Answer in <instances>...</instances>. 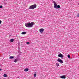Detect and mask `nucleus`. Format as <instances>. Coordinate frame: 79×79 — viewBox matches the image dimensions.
<instances>
[{"label": "nucleus", "instance_id": "f257e3e1", "mask_svg": "<svg viewBox=\"0 0 79 79\" xmlns=\"http://www.w3.org/2000/svg\"><path fill=\"white\" fill-rule=\"evenodd\" d=\"M34 24H35V23L33 22H31V23L30 22L26 23L25 24V25L27 27H32L33 25Z\"/></svg>", "mask_w": 79, "mask_h": 79}, {"label": "nucleus", "instance_id": "f03ea898", "mask_svg": "<svg viewBox=\"0 0 79 79\" xmlns=\"http://www.w3.org/2000/svg\"><path fill=\"white\" fill-rule=\"evenodd\" d=\"M37 7V5L36 4H35L34 5H32L30 6L29 9H34V8H35Z\"/></svg>", "mask_w": 79, "mask_h": 79}, {"label": "nucleus", "instance_id": "7ed1b4c3", "mask_svg": "<svg viewBox=\"0 0 79 79\" xmlns=\"http://www.w3.org/2000/svg\"><path fill=\"white\" fill-rule=\"evenodd\" d=\"M53 3H54V8H57V4L56 3V2H55L54 1L53 2Z\"/></svg>", "mask_w": 79, "mask_h": 79}, {"label": "nucleus", "instance_id": "20e7f679", "mask_svg": "<svg viewBox=\"0 0 79 79\" xmlns=\"http://www.w3.org/2000/svg\"><path fill=\"white\" fill-rule=\"evenodd\" d=\"M57 61H58V62H59V63H63V60L60 58H58L57 60Z\"/></svg>", "mask_w": 79, "mask_h": 79}, {"label": "nucleus", "instance_id": "39448f33", "mask_svg": "<svg viewBox=\"0 0 79 79\" xmlns=\"http://www.w3.org/2000/svg\"><path fill=\"white\" fill-rule=\"evenodd\" d=\"M58 56L59 57H60V58H63V55L60 53V54L58 55Z\"/></svg>", "mask_w": 79, "mask_h": 79}, {"label": "nucleus", "instance_id": "423d86ee", "mask_svg": "<svg viewBox=\"0 0 79 79\" xmlns=\"http://www.w3.org/2000/svg\"><path fill=\"white\" fill-rule=\"evenodd\" d=\"M20 60V59H19L18 58H17L16 59H15L14 60V62L15 63H16L18 61H19Z\"/></svg>", "mask_w": 79, "mask_h": 79}, {"label": "nucleus", "instance_id": "0eeeda50", "mask_svg": "<svg viewBox=\"0 0 79 79\" xmlns=\"http://www.w3.org/2000/svg\"><path fill=\"white\" fill-rule=\"evenodd\" d=\"M61 79H66V76L65 75H62L60 77Z\"/></svg>", "mask_w": 79, "mask_h": 79}, {"label": "nucleus", "instance_id": "6e6552de", "mask_svg": "<svg viewBox=\"0 0 79 79\" xmlns=\"http://www.w3.org/2000/svg\"><path fill=\"white\" fill-rule=\"evenodd\" d=\"M44 29L43 28H41L40 29V32L42 33V32H44Z\"/></svg>", "mask_w": 79, "mask_h": 79}, {"label": "nucleus", "instance_id": "1a4fd4ad", "mask_svg": "<svg viewBox=\"0 0 79 79\" xmlns=\"http://www.w3.org/2000/svg\"><path fill=\"white\" fill-rule=\"evenodd\" d=\"M24 71H25L26 72H27V71H29V69L27 68V69H24Z\"/></svg>", "mask_w": 79, "mask_h": 79}, {"label": "nucleus", "instance_id": "9d476101", "mask_svg": "<svg viewBox=\"0 0 79 79\" xmlns=\"http://www.w3.org/2000/svg\"><path fill=\"white\" fill-rule=\"evenodd\" d=\"M26 34V32H24V31L22 33V35Z\"/></svg>", "mask_w": 79, "mask_h": 79}, {"label": "nucleus", "instance_id": "9b49d317", "mask_svg": "<svg viewBox=\"0 0 79 79\" xmlns=\"http://www.w3.org/2000/svg\"><path fill=\"white\" fill-rule=\"evenodd\" d=\"M10 41L11 42H14V39H11L10 40Z\"/></svg>", "mask_w": 79, "mask_h": 79}, {"label": "nucleus", "instance_id": "f8f14e48", "mask_svg": "<svg viewBox=\"0 0 79 79\" xmlns=\"http://www.w3.org/2000/svg\"><path fill=\"white\" fill-rule=\"evenodd\" d=\"M14 58V56H10L9 58L10 59H13V58Z\"/></svg>", "mask_w": 79, "mask_h": 79}, {"label": "nucleus", "instance_id": "ddd939ff", "mask_svg": "<svg viewBox=\"0 0 79 79\" xmlns=\"http://www.w3.org/2000/svg\"><path fill=\"white\" fill-rule=\"evenodd\" d=\"M3 77H7V75H6V74H5L4 75Z\"/></svg>", "mask_w": 79, "mask_h": 79}, {"label": "nucleus", "instance_id": "4468645a", "mask_svg": "<svg viewBox=\"0 0 79 79\" xmlns=\"http://www.w3.org/2000/svg\"><path fill=\"white\" fill-rule=\"evenodd\" d=\"M60 8V5H58L57 6V8Z\"/></svg>", "mask_w": 79, "mask_h": 79}, {"label": "nucleus", "instance_id": "2eb2a0df", "mask_svg": "<svg viewBox=\"0 0 79 79\" xmlns=\"http://www.w3.org/2000/svg\"><path fill=\"white\" fill-rule=\"evenodd\" d=\"M56 66H57V67H58V66H60V64H59L58 63H56Z\"/></svg>", "mask_w": 79, "mask_h": 79}, {"label": "nucleus", "instance_id": "dca6fc26", "mask_svg": "<svg viewBox=\"0 0 79 79\" xmlns=\"http://www.w3.org/2000/svg\"><path fill=\"white\" fill-rule=\"evenodd\" d=\"M70 55L68 54L67 56V57H68V58H71V57H70Z\"/></svg>", "mask_w": 79, "mask_h": 79}, {"label": "nucleus", "instance_id": "f3484780", "mask_svg": "<svg viewBox=\"0 0 79 79\" xmlns=\"http://www.w3.org/2000/svg\"><path fill=\"white\" fill-rule=\"evenodd\" d=\"M18 52L19 53H21V52L20 51V50H19L18 51Z\"/></svg>", "mask_w": 79, "mask_h": 79}, {"label": "nucleus", "instance_id": "a211bd4d", "mask_svg": "<svg viewBox=\"0 0 79 79\" xmlns=\"http://www.w3.org/2000/svg\"><path fill=\"white\" fill-rule=\"evenodd\" d=\"M34 77H36V73H35L34 74Z\"/></svg>", "mask_w": 79, "mask_h": 79}, {"label": "nucleus", "instance_id": "6ab92c4d", "mask_svg": "<svg viewBox=\"0 0 79 79\" xmlns=\"http://www.w3.org/2000/svg\"><path fill=\"white\" fill-rule=\"evenodd\" d=\"M0 8H3V6L2 5L0 6Z\"/></svg>", "mask_w": 79, "mask_h": 79}, {"label": "nucleus", "instance_id": "aec40b11", "mask_svg": "<svg viewBox=\"0 0 79 79\" xmlns=\"http://www.w3.org/2000/svg\"><path fill=\"white\" fill-rule=\"evenodd\" d=\"M77 17H79V14H78L77 15Z\"/></svg>", "mask_w": 79, "mask_h": 79}, {"label": "nucleus", "instance_id": "412c9836", "mask_svg": "<svg viewBox=\"0 0 79 79\" xmlns=\"http://www.w3.org/2000/svg\"><path fill=\"white\" fill-rule=\"evenodd\" d=\"M27 44H29V42H27Z\"/></svg>", "mask_w": 79, "mask_h": 79}, {"label": "nucleus", "instance_id": "4be33fe9", "mask_svg": "<svg viewBox=\"0 0 79 79\" xmlns=\"http://www.w3.org/2000/svg\"><path fill=\"white\" fill-rule=\"evenodd\" d=\"M2 23V21L0 20V24Z\"/></svg>", "mask_w": 79, "mask_h": 79}, {"label": "nucleus", "instance_id": "5701e85b", "mask_svg": "<svg viewBox=\"0 0 79 79\" xmlns=\"http://www.w3.org/2000/svg\"><path fill=\"white\" fill-rule=\"evenodd\" d=\"M0 71H2V69H0Z\"/></svg>", "mask_w": 79, "mask_h": 79}]
</instances>
